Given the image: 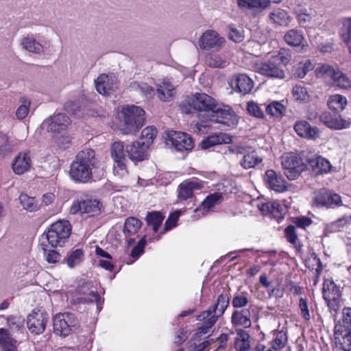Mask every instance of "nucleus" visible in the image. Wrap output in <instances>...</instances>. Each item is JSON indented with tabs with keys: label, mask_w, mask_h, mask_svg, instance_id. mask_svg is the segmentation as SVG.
I'll use <instances>...</instances> for the list:
<instances>
[{
	"label": "nucleus",
	"mask_w": 351,
	"mask_h": 351,
	"mask_svg": "<svg viewBox=\"0 0 351 351\" xmlns=\"http://www.w3.org/2000/svg\"><path fill=\"white\" fill-rule=\"evenodd\" d=\"M282 166L285 176L290 180H295L306 169V165L302 159L293 154L282 157Z\"/></svg>",
	"instance_id": "0eeeda50"
},
{
	"label": "nucleus",
	"mask_w": 351,
	"mask_h": 351,
	"mask_svg": "<svg viewBox=\"0 0 351 351\" xmlns=\"http://www.w3.org/2000/svg\"><path fill=\"white\" fill-rule=\"evenodd\" d=\"M180 214L178 212H176L173 213H171L168 219H167L164 230L165 232L171 230L172 228L175 227L176 226V222L179 218Z\"/></svg>",
	"instance_id": "69168bd1"
},
{
	"label": "nucleus",
	"mask_w": 351,
	"mask_h": 351,
	"mask_svg": "<svg viewBox=\"0 0 351 351\" xmlns=\"http://www.w3.org/2000/svg\"><path fill=\"white\" fill-rule=\"evenodd\" d=\"M146 243V239L143 237L138 242V244L134 247L131 252V256L133 258H138L144 252V247Z\"/></svg>",
	"instance_id": "0e129e2a"
},
{
	"label": "nucleus",
	"mask_w": 351,
	"mask_h": 351,
	"mask_svg": "<svg viewBox=\"0 0 351 351\" xmlns=\"http://www.w3.org/2000/svg\"><path fill=\"white\" fill-rule=\"evenodd\" d=\"M232 142V138L230 135L219 132L208 136L200 143V147L203 149H208L216 145L228 144Z\"/></svg>",
	"instance_id": "a878e982"
},
{
	"label": "nucleus",
	"mask_w": 351,
	"mask_h": 351,
	"mask_svg": "<svg viewBox=\"0 0 351 351\" xmlns=\"http://www.w3.org/2000/svg\"><path fill=\"white\" fill-rule=\"evenodd\" d=\"M291 56L288 53L284 54L280 51L266 62H255L254 69L256 72L265 76L284 79L285 73L282 66H286L289 62Z\"/></svg>",
	"instance_id": "f03ea898"
},
{
	"label": "nucleus",
	"mask_w": 351,
	"mask_h": 351,
	"mask_svg": "<svg viewBox=\"0 0 351 351\" xmlns=\"http://www.w3.org/2000/svg\"><path fill=\"white\" fill-rule=\"evenodd\" d=\"M216 101L206 93H196L189 98L186 103L180 105L182 111L186 114L192 112V110L197 112L210 113L215 109Z\"/></svg>",
	"instance_id": "39448f33"
},
{
	"label": "nucleus",
	"mask_w": 351,
	"mask_h": 351,
	"mask_svg": "<svg viewBox=\"0 0 351 351\" xmlns=\"http://www.w3.org/2000/svg\"><path fill=\"white\" fill-rule=\"evenodd\" d=\"M77 324V320L71 313H59L53 318L54 332L60 336H67Z\"/></svg>",
	"instance_id": "1a4fd4ad"
},
{
	"label": "nucleus",
	"mask_w": 351,
	"mask_h": 351,
	"mask_svg": "<svg viewBox=\"0 0 351 351\" xmlns=\"http://www.w3.org/2000/svg\"><path fill=\"white\" fill-rule=\"evenodd\" d=\"M262 162V158L259 157L256 152H252L243 156L240 163L244 169H250L255 167Z\"/></svg>",
	"instance_id": "58836bf2"
},
{
	"label": "nucleus",
	"mask_w": 351,
	"mask_h": 351,
	"mask_svg": "<svg viewBox=\"0 0 351 351\" xmlns=\"http://www.w3.org/2000/svg\"><path fill=\"white\" fill-rule=\"evenodd\" d=\"M292 93L296 100L304 101L308 97L306 89L302 86L296 85L293 86Z\"/></svg>",
	"instance_id": "052dcab7"
},
{
	"label": "nucleus",
	"mask_w": 351,
	"mask_h": 351,
	"mask_svg": "<svg viewBox=\"0 0 351 351\" xmlns=\"http://www.w3.org/2000/svg\"><path fill=\"white\" fill-rule=\"evenodd\" d=\"M339 328L341 326H335L332 351H350L351 335L343 332Z\"/></svg>",
	"instance_id": "f3484780"
},
{
	"label": "nucleus",
	"mask_w": 351,
	"mask_h": 351,
	"mask_svg": "<svg viewBox=\"0 0 351 351\" xmlns=\"http://www.w3.org/2000/svg\"><path fill=\"white\" fill-rule=\"evenodd\" d=\"M142 226V222L136 217H130L125 219L123 226V233L129 245H132L135 241V235Z\"/></svg>",
	"instance_id": "6ab92c4d"
},
{
	"label": "nucleus",
	"mask_w": 351,
	"mask_h": 351,
	"mask_svg": "<svg viewBox=\"0 0 351 351\" xmlns=\"http://www.w3.org/2000/svg\"><path fill=\"white\" fill-rule=\"evenodd\" d=\"M350 123L348 121L343 120L341 116L335 118H330V128L341 130L347 128Z\"/></svg>",
	"instance_id": "680f3d73"
},
{
	"label": "nucleus",
	"mask_w": 351,
	"mask_h": 351,
	"mask_svg": "<svg viewBox=\"0 0 351 351\" xmlns=\"http://www.w3.org/2000/svg\"><path fill=\"white\" fill-rule=\"evenodd\" d=\"M21 43L25 50L33 53L40 54L44 51L43 45L32 36H27L23 38Z\"/></svg>",
	"instance_id": "72a5a7b5"
},
{
	"label": "nucleus",
	"mask_w": 351,
	"mask_h": 351,
	"mask_svg": "<svg viewBox=\"0 0 351 351\" xmlns=\"http://www.w3.org/2000/svg\"><path fill=\"white\" fill-rule=\"evenodd\" d=\"M250 337L244 330H237L234 348L237 351H250Z\"/></svg>",
	"instance_id": "7c9ffc66"
},
{
	"label": "nucleus",
	"mask_w": 351,
	"mask_h": 351,
	"mask_svg": "<svg viewBox=\"0 0 351 351\" xmlns=\"http://www.w3.org/2000/svg\"><path fill=\"white\" fill-rule=\"evenodd\" d=\"M83 258V251L80 249H77L71 252L66 259V262L69 267L73 268L80 264Z\"/></svg>",
	"instance_id": "a18cd8bd"
},
{
	"label": "nucleus",
	"mask_w": 351,
	"mask_h": 351,
	"mask_svg": "<svg viewBox=\"0 0 351 351\" xmlns=\"http://www.w3.org/2000/svg\"><path fill=\"white\" fill-rule=\"evenodd\" d=\"M346 105L347 99L345 97L338 94L330 96V115L332 111L336 114L339 111L343 110Z\"/></svg>",
	"instance_id": "79ce46f5"
},
{
	"label": "nucleus",
	"mask_w": 351,
	"mask_h": 351,
	"mask_svg": "<svg viewBox=\"0 0 351 351\" xmlns=\"http://www.w3.org/2000/svg\"><path fill=\"white\" fill-rule=\"evenodd\" d=\"M230 303V295L228 293H221L217 298V303L214 304L210 308L218 317L221 316Z\"/></svg>",
	"instance_id": "c9c22d12"
},
{
	"label": "nucleus",
	"mask_w": 351,
	"mask_h": 351,
	"mask_svg": "<svg viewBox=\"0 0 351 351\" xmlns=\"http://www.w3.org/2000/svg\"><path fill=\"white\" fill-rule=\"evenodd\" d=\"M31 165L29 152H25L18 154L12 162V167L15 173L21 175L29 170Z\"/></svg>",
	"instance_id": "412c9836"
},
{
	"label": "nucleus",
	"mask_w": 351,
	"mask_h": 351,
	"mask_svg": "<svg viewBox=\"0 0 351 351\" xmlns=\"http://www.w3.org/2000/svg\"><path fill=\"white\" fill-rule=\"evenodd\" d=\"M335 326H341L343 332L351 335V308H344L342 313V319Z\"/></svg>",
	"instance_id": "ea45409f"
},
{
	"label": "nucleus",
	"mask_w": 351,
	"mask_h": 351,
	"mask_svg": "<svg viewBox=\"0 0 351 351\" xmlns=\"http://www.w3.org/2000/svg\"><path fill=\"white\" fill-rule=\"evenodd\" d=\"M147 143H142L140 141L132 143L126 147V152L129 158L133 161H142L147 157Z\"/></svg>",
	"instance_id": "a211bd4d"
},
{
	"label": "nucleus",
	"mask_w": 351,
	"mask_h": 351,
	"mask_svg": "<svg viewBox=\"0 0 351 351\" xmlns=\"http://www.w3.org/2000/svg\"><path fill=\"white\" fill-rule=\"evenodd\" d=\"M231 108L229 106L219 107L217 104H215V109L211 112V114L209 116V119L212 121L216 122L217 119H223V117L231 110Z\"/></svg>",
	"instance_id": "3c124183"
},
{
	"label": "nucleus",
	"mask_w": 351,
	"mask_h": 351,
	"mask_svg": "<svg viewBox=\"0 0 351 351\" xmlns=\"http://www.w3.org/2000/svg\"><path fill=\"white\" fill-rule=\"evenodd\" d=\"M229 84L234 90L243 95L249 93L254 86L252 80L245 74L234 75Z\"/></svg>",
	"instance_id": "dca6fc26"
},
{
	"label": "nucleus",
	"mask_w": 351,
	"mask_h": 351,
	"mask_svg": "<svg viewBox=\"0 0 351 351\" xmlns=\"http://www.w3.org/2000/svg\"><path fill=\"white\" fill-rule=\"evenodd\" d=\"M19 199L23 208L29 212L36 210L38 208L34 198L29 197L26 194H21Z\"/></svg>",
	"instance_id": "8fccbe9b"
},
{
	"label": "nucleus",
	"mask_w": 351,
	"mask_h": 351,
	"mask_svg": "<svg viewBox=\"0 0 351 351\" xmlns=\"http://www.w3.org/2000/svg\"><path fill=\"white\" fill-rule=\"evenodd\" d=\"M330 79L332 84L341 89L347 90L351 88V80L337 67L330 66Z\"/></svg>",
	"instance_id": "b1692460"
},
{
	"label": "nucleus",
	"mask_w": 351,
	"mask_h": 351,
	"mask_svg": "<svg viewBox=\"0 0 351 351\" xmlns=\"http://www.w3.org/2000/svg\"><path fill=\"white\" fill-rule=\"evenodd\" d=\"M99 163L93 149H83L71 165L70 176L75 182H88L92 180L93 170L98 167Z\"/></svg>",
	"instance_id": "f257e3e1"
},
{
	"label": "nucleus",
	"mask_w": 351,
	"mask_h": 351,
	"mask_svg": "<svg viewBox=\"0 0 351 351\" xmlns=\"http://www.w3.org/2000/svg\"><path fill=\"white\" fill-rule=\"evenodd\" d=\"M206 64L213 68H224L228 65V62L220 55L210 53L206 57Z\"/></svg>",
	"instance_id": "37998d69"
},
{
	"label": "nucleus",
	"mask_w": 351,
	"mask_h": 351,
	"mask_svg": "<svg viewBox=\"0 0 351 351\" xmlns=\"http://www.w3.org/2000/svg\"><path fill=\"white\" fill-rule=\"evenodd\" d=\"M247 110L250 114L257 118H263L264 112L259 106L254 101H249L247 104Z\"/></svg>",
	"instance_id": "bf43d9fd"
},
{
	"label": "nucleus",
	"mask_w": 351,
	"mask_h": 351,
	"mask_svg": "<svg viewBox=\"0 0 351 351\" xmlns=\"http://www.w3.org/2000/svg\"><path fill=\"white\" fill-rule=\"evenodd\" d=\"M341 292L340 288L330 280V309L335 312L342 305Z\"/></svg>",
	"instance_id": "e433bc0d"
},
{
	"label": "nucleus",
	"mask_w": 351,
	"mask_h": 351,
	"mask_svg": "<svg viewBox=\"0 0 351 351\" xmlns=\"http://www.w3.org/2000/svg\"><path fill=\"white\" fill-rule=\"evenodd\" d=\"M287 342V336L284 331H279L271 342V347L274 350H278L285 347Z\"/></svg>",
	"instance_id": "5fc2aeb1"
},
{
	"label": "nucleus",
	"mask_w": 351,
	"mask_h": 351,
	"mask_svg": "<svg viewBox=\"0 0 351 351\" xmlns=\"http://www.w3.org/2000/svg\"><path fill=\"white\" fill-rule=\"evenodd\" d=\"M339 34L351 52V17L344 18L342 20V27Z\"/></svg>",
	"instance_id": "4c0bfd02"
},
{
	"label": "nucleus",
	"mask_w": 351,
	"mask_h": 351,
	"mask_svg": "<svg viewBox=\"0 0 351 351\" xmlns=\"http://www.w3.org/2000/svg\"><path fill=\"white\" fill-rule=\"evenodd\" d=\"M123 115L121 130L123 134H132L138 131L143 125L145 111L135 106H128L123 108Z\"/></svg>",
	"instance_id": "7ed1b4c3"
},
{
	"label": "nucleus",
	"mask_w": 351,
	"mask_h": 351,
	"mask_svg": "<svg viewBox=\"0 0 351 351\" xmlns=\"http://www.w3.org/2000/svg\"><path fill=\"white\" fill-rule=\"evenodd\" d=\"M307 162L315 174L327 173L329 170V162L322 156H313Z\"/></svg>",
	"instance_id": "cd10ccee"
},
{
	"label": "nucleus",
	"mask_w": 351,
	"mask_h": 351,
	"mask_svg": "<svg viewBox=\"0 0 351 351\" xmlns=\"http://www.w3.org/2000/svg\"><path fill=\"white\" fill-rule=\"evenodd\" d=\"M297 134L308 139H315L319 136V130L316 127H311L306 121H299L294 125Z\"/></svg>",
	"instance_id": "4be33fe9"
},
{
	"label": "nucleus",
	"mask_w": 351,
	"mask_h": 351,
	"mask_svg": "<svg viewBox=\"0 0 351 351\" xmlns=\"http://www.w3.org/2000/svg\"><path fill=\"white\" fill-rule=\"evenodd\" d=\"M70 123L69 117L64 113H58L47 119L43 125L48 132L59 133L65 130Z\"/></svg>",
	"instance_id": "4468645a"
},
{
	"label": "nucleus",
	"mask_w": 351,
	"mask_h": 351,
	"mask_svg": "<svg viewBox=\"0 0 351 351\" xmlns=\"http://www.w3.org/2000/svg\"><path fill=\"white\" fill-rule=\"evenodd\" d=\"M16 340L11 337L8 330L0 328V346L3 351H16Z\"/></svg>",
	"instance_id": "2f4dec72"
},
{
	"label": "nucleus",
	"mask_w": 351,
	"mask_h": 351,
	"mask_svg": "<svg viewBox=\"0 0 351 351\" xmlns=\"http://www.w3.org/2000/svg\"><path fill=\"white\" fill-rule=\"evenodd\" d=\"M47 313L40 311H33L27 317V325L29 331L34 335L42 334L49 320Z\"/></svg>",
	"instance_id": "9d476101"
},
{
	"label": "nucleus",
	"mask_w": 351,
	"mask_h": 351,
	"mask_svg": "<svg viewBox=\"0 0 351 351\" xmlns=\"http://www.w3.org/2000/svg\"><path fill=\"white\" fill-rule=\"evenodd\" d=\"M329 201V193L325 189H320L315 193L314 204L317 207H328Z\"/></svg>",
	"instance_id": "49530a36"
},
{
	"label": "nucleus",
	"mask_w": 351,
	"mask_h": 351,
	"mask_svg": "<svg viewBox=\"0 0 351 351\" xmlns=\"http://www.w3.org/2000/svg\"><path fill=\"white\" fill-rule=\"evenodd\" d=\"M110 153L114 161V174L122 178L128 174L127 158L123 143L119 141L113 143L110 148Z\"/></svg>",
	"instance_id": "423d86ee"
},
{
	"label": "nucleus",
	"mask_w": 351,
	"mask_h": 351,
	"mask_svg": "<svg viewBox=\"0 0 351 351\" xmlns=\"http://www.w3.org/2000/svg\"><path fill=\"white\" fill-rule=\"evenodd\" d=\"M157 93L160 100L169 101L173 97L174 86L169 80H163L157 84Z\"/></svg>",
	"instance_id": "bb28decb"
},
{
	"label": "nucleus",
	"mask_w": 351,
	"mask_h": 351,
	"mask_svg": "<svg viewBox=\"0 0 351 351\" xmlns=\"http://www.w3.org/2000/svg\"><path fill=\"white\" fill-rule=\"evenodd\" d=\"M228 37L230 40L235 43H241L244 38L243 30L240 28L238 29L234 25H231L228 27Z\"/></svg>",
	"instance_id": "603ef678"
},
{
	"label": "nucleus",
	"mask_w": 351,
	"mask_h": 351,
	"mask_svg": "<svg viewBox=\"0 0 351 351\" xmlns=\"http://www.w3.org/2000/svg\"><path fill=\"white\" fill-rule=\"evenodd\" d=\"M167 139L178 151L191 150L194 146L192 138L185 132L170 131L167 133Z\"/></svg>",
	"instance_id": "ddd939ff"
},
{
	"label": "nucleus",
	"mask_w": 351,
	"mask_h": 351,
	"mask_svg": "<svg viewBox=\"0 0 351 351\" xmlns=\"http://www.w3.org/2000/svg\"><path fill=\"white\" fill-rule=\"evenodd\" d=\"M7 324L11 329L14 330H20L23 327L21 319L16 316L11 315L8 317Z\"/></svg>",
	"instance_id": "e2e57ef3"
},
{
	"label": "nucleus",
	"mask_w": 351,
	"mask_h": 351,
	"mask_svg": "<svg viewBox=\"0 0 351 351\" xmlns=\"http://www.w3.org/2000/svg\"><path fill=\"white\" fill-rule=\"evenodd\" d=\"M285 234L287 241L294 246L298 254H302L303 245L299 242L295 227L293 225L288 226L285 229Z\"/></svg>",
	"instance_id": "f704fd0d"
},
{
	"label": "nucleus",
	"mask_w": 351,
	"mask_h": 351,
	"mask_svg": "<svg viewBox=\"0 0 351 351\" xmlns=\"http://www.w3.org/2000/svg\"><path fill=\"white\" fill-rule=\"evenodd\" d=\"M216 123H221L229 128H234L239 123V119L232 109H231L227 115L223 117V119H216Z\"/></svg>",
	"instance_id": "09e8293b"
},
{
	"label": "nucleus",
	"mask_w": 351,
	"mask_h": 351,
	"mask_svg": "<svg viewBox=\"0 0 351 351\" xmlns=\"http://www.w3.org/2000/svg\"><path fill=\"white\" fill-rule=\"evenodd\" d=\"M202 188V184L197 181L184 182L179 186L178 197L181 199H187L193 196L195 190Z\"/></svg>",
	"instance_id": "c756f323"
},
{
	"label": "nucleus",
	"mask_w": 351,
	"mask_h": 351,
	"mask_svg": "<svg viewBox=\"0 0 351 351\" xmlns=\"http://www.w3.org/2000/svg\"><path fill=\"white\" fill-rule=\"evenodd\" d=\"M198 43L202 49L219 51L225 45L226 40L217 31L208 29L199 37Z\"/></svg>",
	"instance_id": "6e6552de"
},
{
	"label": "nucleus",
	"mask_w": 351,
	"mask_h": 351,
	"mask_svg": "<svg viewBox=\"0 0 351 351\" xmlns=\"http://www.w3.org/2000/svg\"><path fill=\"white\" fill-rule=\"evenodd\" d=\"M223 200V196L220 193H214L209 195L202 203L201 206L195 210V213L199 216L205 215L209 213L215 206L220 204Z\"/></svg>",
	"instance_id": "5701e85b"
},
{
	"label": "nucleus",
	"mask_w": 351,
	"mask_h": 351,
	"mask_svg": "<svg viewBox=\"0 0 351 351\" xmlns=\"http://www.w3.org/2000/svg\"><path fill=\"white\" fill-rule=\"evenodd\" d=\"M21 101V105L16 110V116L19 119H23L29 112L30 101L26 98H22Z\"/></svg>",
	"instance_id": "13d9d810"
},
{
	"label": "nucleus",
	"mask_w": 351,
	"mask_h": 351,
	"mask_svg": "<svg viewBox=\"0 0 351 351\" xmlns=\"http://www.w3.org/2000/svg\"><path fill=\"white\" fill-rule=\"evenodd\" d=\"M97 91L103 95H110L119 86V80L113 74H101L95 81Z\"/></svg>",
	"instance_id": "9b49d317"
},
{
	"label": "nucleus",
	"mask_w": 351,
	"mask_h": 351,
	"mask_svg": "<svg viewBox=\"0 0 351 351\" xmlns=\"http://www.w3.org/2000/svg\"><path fill=\"white\" fill-rule=\"evenodd\" d=\"M237 5L241 10L262 11L268 8V1L237 0Z\"/></svg>",
	"instance_id": "c85d7f7f"
},
{
	"label": "nucleus",
	"mask_w": 351,
	"mask_h": 351,
	"mask_svg": "<svg viewBox=\"0 0 351 351\" xmlns=\"http://www.w3.org/2000/svg\"><path fill=\"white\" fill-rule=\"evenodd\" d=\"M285 108L282 104L278 101H273L266 107V112L273 117H280Z\"/></svg>",
	"instance_id": "864d4df0"
},
{
	"label": "nucleus",
	"mask_w": 351,
	"mask_h": 351,
	"mask_svg": "<svg viewBox=\"0 0 351 351\" xmlns=\"http://www.w3.org/2000/svg\"><path fill=\"white\" fill-rule=\"evenodd\" d=\"M157 134L156 129L153 126L147 127L141 132V138L139 140L142 143H147L149 147L153 143L154 138Z\"/></svg>",
	"instance_id": "de8ad7c7"
},
{
	"label": "nucleus",
	"mask_w": 351,
	"mask_h": 351,
	"mask_svg": "<svg viewBox=\"0 0 351 351\" xmlns=\"http://www.w3.org/2000/svg\"><path fill=\"white\" fill-rule=\"evenodd\" d=\"M164 217L160 212L153 211L147 213L146 221L148 225L152 226V230L154 232L158 230Z\"/></svg>",
	"instance_id": "c03bdc74"
},
{
	"label": "nucleus",
	"mask_w": 351,
	"mask_h": 351,
	"mask_svg": "<svg viewBox=\"0 0 351 351\" xmlns=\"http://www.w3.org/2000/svg\"><path fill=\"white\" fill-rule=\"evenodd\" d=\"M71 234V225L67 220L52 223L46 232V239L51 247L62 246Z\"/></svg>",
	"instance_id": "20e7f679"
},
{
	"label": "nucleus",
	"mask_w": 351,
	"mask_h": 351,
	"mask_svg": "<svg viewBox=\"0 0 351 351\" xmlns=\"http://www.w3.org/2000/svg\"><path fill=\"white\" fill-rule=\"evenodd\" d=\"M264 180L267 188L276 192L282 193L287 189V182L283 177L272 169L265 172Z\"/></svg>",
	"instance_id": "2eb2a0df"
},
{
	"label": "nucleus",
	"mask_w": 351,
	"mask_h": 351,
	"mask_svg": "<svg viewBox=\"0 0 351 351\" xmlns=\"http://www.w3.org/2000/svg\"><path fill=\"white\" fill-rule=\"evenodd\" d=\"M101 206V203L97 199L76 200L70 208V213H89L95 215L99 213Z\"/></svg>",
	"instance_id": "f8f14e48"
},
{
	"label": "nucleus",
	"mask_w": 351,
	"mask_h": 351,
	"mask_svg": "<svg viewBox=\"0 0 351 351\" xmlns=\"http://www.w3.org/2000/svg\"><path fill=\"white\" fill-rule=\"evenodd\" d=\"M270 19L279 25H287L289 22L288 13L282 9H276L269 14Z\"/></svg>",
	"instance_id": "a19ab883"
},
{
	"label": "nucleus",
	"mask_w": 351,
	"mask_h": 351,
	"mask_svg": "<svg viewBox=\"0 0 351 351\" xmlns=\"http://www.w3.org/2000/svg\"><path fill=\"white\" fill-rule=\"evenodd\" d=\"M45 256L49 263H56L60 259V254L56 250H46L45 249Z\"/></svg>",
	"instance_id": "338daca9"
},
{
	"label": "nucleus",
	"mask_w": 351,
	"mask_h": 351,
	"mask_svg": "<svg viewBox=\"0 0 351 351\" xmlns=\"http://www.w3.org/2000/svg\"><path fill=\"white\" fill-rule=\"evenodd\" d=\"M249 303L247 293H243L241 294L235 295L232 299V304L236 308H243Z\"/></svg>",
	"instance_id": "4d7b16f0"
},
{
	"label": "nucleus",
	"mask_w": 351,
	"mask_h": 351,
	"mask_svg": "<svg viewBox=\"0 0 351 351\" xmlns=\"http://www.w3.org/2000/svg\"><path fill=\"white\" fill-rule=\"evenodd\" d=\"M284 40L290 46L300 47V52L307 51L308 45L304 40L302 31L295 29H290L285 33Z\"/></svg>",
	"instance_id": "aec40b11"
},
{
	"label": "nucleus",
	"mask_w": 351,
	"mask_h": 351,
	"mask_svg": "<svg viewBox=\"0 0 351 351\" xmlns=\"http://www.w3.org/2000/svg\"><path fill=\"white\" fill-rule=\"evenodd\" d=\"M349 218L348 217H343L335 222L330 223V232L339 231L341 228H343L348 224Z\"/></svg>",
	"instance_id": "774afa93"
},
{
	"label": "nucleus",
	"mask_w": 351,
	"mask_h": 351,
	"mask_svg": "<svg viewBox=\"0 0 351 351\" xmlns=\"http://www.w3.org/2000/svg\"><path fill=\"white\" fill-rule=\"evenodd\" d=\"M128 88L131 91H135L147 98H151L155 95L154 89L144 82H132Z\"/></svg>",
	"instance_id": "473e14b6"
},
{
	"label": "nucleus",
	"mask_w": 351,
	"mask_h": 351,
	"mask_svg": "<svg viewBox=\"0 0 351 351\" xmlns=\"http://www.w3.org/2000/svg\"><path fill=\"white\" fill-rule=\"evenodd\" d=\"M251 313L249 308L234 311L231 317V322L234 326L249 328L251 326Z\"/></svg>",
	"instance_id": "393cba45"
},
{
	"label": "nucleus",
	"mask_w": 351,
	"mask_h": 351,
	"mask_svg": "<svg viewBox=\"0 0 351 351\" xmlns=\"http://www.w3.org/2000/svg\"><path fill=\"white\" fill-rule=\"evenodd\" d=\"M216 322V317L213 316L210 319H207L201 326L197 328L195 335L201 336L208 334Z\"/></svg>",
	"instance_id": "6e6d98bb"
}]
</instances>
